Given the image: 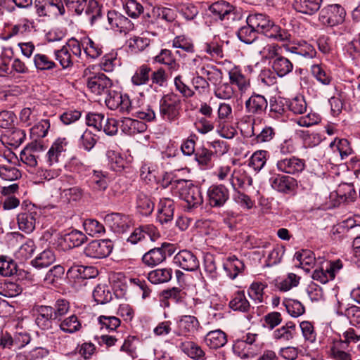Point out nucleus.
<instances>
[{
  "mask_svg": "<svg viewBox=\"0 0 360 360\" xmlns=\"http://www.w3.org/2000/svg\"><path fill=\"white\" fill-rule=\"evenodd\" d=\"M108 97L105 98L107 107L112 110H118L123 114H131L136 118L152 121L155 118V113L151 108H146L145 110H139L135 107L129 96L127 94H122L117 91H109Z\"/></svg>",
  "mask_w": 360,
  "mask_h": 360,
  "instance_id": "1",
  "label": "nucleus"
},
{
  "mask_svg": "<svg viewBox=\"0 0 360 360\" xmlns=\"http://www.w3.org/2000/svg\"><path fill=\"white\" fill-rule=\"evenodd\" d=\"M229 307L234 311L247 312L250 308V304L246 299L244 292L238 291L231 300Z\"/></svg>",
  "mask_w": 360,
  "mask_h": 360,
  "instance_id": "40",
  "label": "nucleus"
},
{
  "mask_svg": "<svg viewBox=\"0 0 360 360\" xmlns=\"http://www.w3.org/2000/svg\"><path fill=\"white\" fill-rule=\"evenodd\" d=\"M179 197L187 203L188 209L198 207L202 205L203 200L200 188L192 184L191 181L179 179L176 181Z\"/></svg>",
  "mask_w": 360,
  "mask_h": 360,
  "instance_id": "5",
  "label": "nucleus"
},
{
  "mask_svg": "<svg viewBox=\"0 0 360 360\" xmlns=\"http://www.w3.org/2000/svg\"><path fill=\"white\" fill-rule=\"evenodd\" d=\"M322 0H294V9L303 14L313 15L317 12L321 5Z\"/></svg>",
  "mask_w": 360,
  "mask_h": 360,
  "instance_id": "27",
  "label": "nucleus"
},
{
  "mask_svg": "<svg viewBox=\"0 0 360 360\" xmlns=\"http://www.w3.org/2000/svg\"><path fill=\"white\" fill-rule=\"evenodd\" d=\"M54 56L63 69L73 65L72 56L68 46H63L60 49L54 51Z\"/></svg>",
  "mask_w": 360,
  "mask_h": 360,
  "instance_id": "49",
  "label": "nucleus"
},
{
  "mask_svg": "<svg viewBox=\"0 0 360 360\" xmlns=\"http://www.w3.org/2000/svg\"><path fill=\"white\" fill-rule=\"evenodd\" d=\"M212 152L206 148H200L195 153V159L202 167L207 168L212 165Z\"/></svg>",
  "mask_w": 360,
  "mask_h": 360,
  "instance_id": "48",
  "label": "nucleus"
},
{
  "mask_svg": "<svg viewBox=\"0 0 360 360\" xmlns=\"http://www.w3.org/2000/svg\"><path fill=\"white\" fill-rule=\"evenodd\" d=\"M209 202L212 207H221L229 199V193L224 185H213L207 191Z\"/></svg>",
  "mask_w": 360,
  "mask_h": 360,
  "instance_id": "16",
  "label": "nucleus"
},
{
  "mask_svg": "<svg viewBox=\"0 0 360 360\" xmlns=\"http://www.w3.org/2000/svg\"><path fill=\"white\" fill-rule=\"evenodd\" d=\"M174 262L181 269L188 271H195L200 265L196 256L187 250L179 251L174 256Z\"/></svg>",
  "mask_w": 360,
  "mask_h": 360,
  "instance_id": "14",
  "label": "nucleus"
},
{
  "mask_svg": "<svg viewBox=\"0 0 360 360\" xmlns=\"http://www.w3.org/2000/svg\"><path fill=\"white\" fill-rule=\"evenodd\" d=\"M144 23L148 27H162L164 23L173 22L176 13L173 9L165 7H153L143 16Z\"/></svg>",
  "mask_w": 360,
  "mask_h": 360,
  "instance_id": "6",
  "label": "nucleus"
},
{
  "mask_svg": "<svg viewBox=\"0 0 360 360\" xmlns=\"http://www.w3.org/2000/svg\"><path fill=\"white\" fill-rule=\"evenodd\" d=\"M247 24L255 28L258 32L278 41H288L291 39V34L288 31L276 25L265 14H250L247 18Z\"/></svg>",
  "mask_w": 360,
  "mask_h": 360,
  "instance_id": "2",
  "label": "nucleus"
},
{
  "mask_svg": "<svg viewBox=\"0 0 360 360\" xmlns=\"http://www.w3.org/2000/svg\"><path fill=\"white\" fill-rule=\"evenodd\" d=\"M191 84L193 86L192 89L195 91V94L197 93L198 95H204L210 92V83L203 77L202 73L193 75Z\"/></svg>",
  "mask_w": 360,
  "mask_h": 360,
  "instance_id": "38",
  "label": "nucleus"
},
{
  "mask_svg": "<svg viewBox=\"0 0 360 360\" xmlns=\"http://www.w3.org/2000/svg\"><path fill=\"white\" fill-rule=\"evenodd\" d=\"M86 236L80 231L72 230L64 236V240L70 247H78L82 245L86 240Z\"/></svg>",
  "mask_w": 360,
  "mask_h": 360,
  "instance_id": "53",
  "label": "nucleus"
},
{
  "mask_svg": "<svg viewBox=\"0 0 360 360\" xmlns=\"http://www.w3.org/2000/svg\"><path fill=\"white\" fill-rule=\"evenodd\" d=\"M174 253L173 245L170 243H163L160 248L150 249L142 257L143 263L149 267L155 266L164 261L167 256L172 255Z\"/></svg>",
  "mask_w": 360,
  "mask_h": 360,
  "instance_id": "8",
  "label": "nucleus"
},
{
  "mask_svg": "<svg viewBox=\"0 0 360 360\" xmlns=\"http://www.w3.org/2000/svg\"><path fill=\"white\" fill-rule=\"evenodd\" d=\"M17 221L19 229L22 231L30 233L35 229L36 213L25 212L20 213L17 217Z\"/></svg>",
  "mask_w": 360,
  "mask_h": 360,
  "instance_id": "32",
  "label": "nucleus"
},
{
  "mask_svg": "<svg viewBox=\"0 0 360 360\" xmlns=\"http://www.w3.org/2000/svg\"><path fill=\"white\" fill-rule=\"evenodd\" d=\"M148 237L150 241L155 242L160 237V234L157 228L153 224L141 226L136 229L128 238V241L136 244L139 241Z\"/></svg>",
  "mask_w": 360,
  "mask_h": 360,
  "instance_id": "15",
  "label": "nucleus"
},
{
  "mask_svg": "<svg viewBox=\"0 0 360 360\" xmlns=\"http://www.w3.org/2000/svg\"><path fill=\"white\" fill-rule=\"evenodd\" d=\"M121 129L127 134H134L138 132L143 131L145 124L137 120L125 117L122 120Z\"/></svg>",
  "mask_w": 360,
  "mask_h": 360,
  "instance_id": "39",
  "label": "nucleus"
},
{
  "mask_svg": "<svg viewBox=\"0 0 360 360\" xmlns=\"http://www.w3.org/2000/svg\"><path fill=\"white\" fill-rule=\"evenodd\" d=\"M34 63L37 69L39 70H50L56 67V64L53 60L42 53H38L34 56Z\"/></svg>",
  "mask_w": 360,
  "mask_h": 360,
  "instance_id": "50",
  "label": "nucleus"
},
{
  "mask_svg": "<svg viewBox=\"0 0 360 360\" xmlns=\"http://www.w3.org/2000/svg\"><path fill=\"white\" fill-rule=\"evenodd\" d=\"M97 142L96 135L88 129H86L80 136L79 145L87 150L90 151Z\"/></svg>",
  "mask_w": 360,
  "mask_h": 360,
  "instance_id": "55",
  "label": "nucleus"
},
{
  "mask_svg": "<svg viewBox=\"0 0 360 360\" xmlns=\"http://www.w3.org/2000/svg\"><path fill=\"white\" fill-rule=\"evenodd\" d=\"M347 348V342L335 341L330 348L331 354L337 360H352L350 354L346 352Z\"/></svg>",
  "mask_w": 360,
  "mask_h": 360,
  "instance_id": "41",
  "label": "nucleus"
},
{
  "mask_svg": "<svg viewBox=\"0 0 360 360\" xmlns=\"http://www.w3.org/2000/svg\"><path fill=\"white\" fill-rule=\"evenodd\" d=\"M112 244L110 240H95L84 249L86 256L92 258H104L110 255Z\"/></svg>",
  "mask_w": 360,
  "mask_h": 360,
  "instance_id": "10",
  "label": "nucleus"
},
{
  "mask_svg": "<svg viewBox=\"0 0 360 360\" xmlns=\"http://www.w3.org/2000/svg\"><path fill=\"white\" fill-rule=\"evenodd\" d=\"M155 207L151 197L143 192H139L136 198V208L142 215H150Z\"/></svg>",
  "mask_w": 360,
  "mask_h": 360,
  "instance_id": "30",
  "label": "nucleus"
},
{
  "mask_svg": "<svg viewBox=\"0 0 360 360\" xmlns=\"http://www.w3.org/2000/svg\"><path fill=\"white\" fill-rule=\"evenodd\" d=\"M84 228L86 232L94 236L105 231L104 226L96 219H88L84 222Z\"/></svg>",
  "mask_w": 360,
  "mask_h": 360,
  "instance_id": "61",
  "label": "nucleus"
},
{
  "mask_svg": "<svg viewBox=\"0 0 360 360\" xmlns=\"http://www.w3.org/2000/svg\"><path fill=\"white\" fill-rule=\"evenodd\" d=\"M109 165L111 169L115 172H121L124 169V160L118 153L114 150L107 151Z\"/></svg>",
  "mask_w": 360,
  "mask_h": 360,
  "instance_id": "56",
  "label": "nucleus"
},
{
  "mask_svg": "<svg viewBox=\"0 0 360 360\" xmlns=\"http://www.w3.org/2000/svg\"><path fill=\"white\" fill-rule=\"evenodd\" d=\"M212 17L215 20H220L227 27L231 26L243 17L240 9L226 1H219L213 3L209 7Z\"/></svg>",
  "mask_w": 360,
  "mask_h": 360,
  "instance_id": "3",
  "label": "nucleus"
},
{
  "mask_svg": "<svg viewBox=\"0 0 360 360\" xmlns=\"http://www.w3.org/2000/svg\"><path fill=\"white\" fill-rule=\"evenodd\" d=\"M25 136V131L18 128L8 131L5 136L8 143L14 147L19 146L24 141Z\"/></svg>",
  "mask_w": 360,
  "mask_h": 360,
  "instance_id": "47",
  "label": "nucleus"
},
{
  "mask_svg": "<svg viewBox=\"0 0 360 360\" xmlns=\"http://www.w3.org/2000/svg\"><path fill=\"white\" fill-rule=\"evenodd\" d=\"M287 52H290L302 56L305 58H313L316 55V51L314 47L305 41H298L297 43L289 45H283Z\"/></svg>",
  "mask_w": 360,
  "mask_h": 360,
  "instance_id": "18",
  "label": "nucleus"
},
{
  "mask_svg": "<svg viewBox=\"0 0 360 360\" xmlns=\"http://www.w3.org/2000/svg\"><path fill=\"white\" fill-rule=\"evenodd\" d=\"M55 255L52 250H46L41 252L31 263L33 266L39 269L48 267L55 261Z\"/></svg>",
  "mask_w": 360,
  "mask_h": 360,
  "instance_id": "42",
  "label": "nucleus"
},
{
  "mask_svg": "<svg viewBox=\"0 0 360 360\" xmlns=\"http://www.w3.org/2000/svg\"><path fill=\"white\" fill-rule=\"evenodd\" d=\"M345 9L340 4H330L324 7L319 15V20L330 27L342 24L345 19Z\"/></svg>",
  "mask_w": 360,
  "mask_h": 360,
  "instance_id": "9",
  "label": "nucleus"
},
{
  "mask_svg": "<svg viewBox=\"0 0 360 360\" xmlns=\"http://www.w3.org/2000/svg\"><path fill=\"white\" fill-rule=\"evenodd\" d=\"M155 60L159 63L164 64L167 66L171 74L176 72L180 67L179 63L172 56V52L167 49H163L155 56Z\"/></svg>",
  "mask_w": 360,
  "mask_h": 360,
  "instance_id": "35",
  "label": "nucleus"
},
{
  "mask_svg": "<svg viewBox=\"0 0 360 360\" xmlns=\"http://www.w3.org/2000/svg\"><path fill=\"white\" fill-rule=\"evenodd\" d=\"M288 314L292 317H298L302 315L305 309L303 304L295 300H288L284 302Z\"/></svg>",
  "mask_w": 360,
  "mask_h": 360,
  "instance_id": "60",
  "label": "nucleus"
},
{
  "mask_svg": "<svg viewBox=\"0 0 360 360\" xmlns=\"http://www.w3.org/2000/svg\"><path fill=\"white\" fill-rule=\"evenodd\" d=\"M108 20L112 28H117L120 32H127L134 28V24L127 17L115 11L108 12Z\"/></svg>",
  "mask_w": 360,
  "mask_h": 360,
  "instance_id": "22",
  "label": "nucleus"
},
{
  "mask_svg": "<svg viewBox=\"0 0 360 360\" xmlns=\"http://www.w3.org/2000/svg\"><path fill=\"white\" fill-rule=\"evenodd\" d=\"M93 297L98 304H105L112 300V294L108 286L98 285L93 291Z\"/></svg>",
  "mask_w": 360,
  "mask_h": 360,
  "instance_id": "44",
  "label": "nucleus"
},
{
  "mask_svg": "<svg viewBox=\"0 0 360 360\" xmlns=\"http://www.w3.org/2000/svg\"><path fill=\"white\" fill-rule=\"evenodd\" d=\"M172 276V270L170 268L157 269L148 274V279L152 283L160 284L169 281Z\"/></svg>",
  "mask_w": 360,
  "mask_h": 360,
  "instance_id": "37",
  "label": "nucleus"
},
{
  "mask_svg": "<svg viewBox=\"0 0 360 360\" xmlns=\"http://www.w3.org/2000/svg\"><path fill=\"white\" fill-rule=\"evenodd\" d=\"M179 347L185 354L194 359L198 360L205 355V353L200 347L193 342H181Z\"/></svg>",
  "mask_w": 360,
  "mask_h": 360,
  "instance_id": "43",
  "label": "nucleus"
},
{
  "mask_svg": "<svg viewBox=\"0 0 360 360\" xmlns=\"http://www.w3.org/2000/svg\"><path fill=\"white\" fill-rule=\"evenodd\" d=\"M59 321V328L63 333L72 334L82 329V323L75 314L61 319Z\"/></svg>",
  "mask_w": 360,
  "mask_h": 360,
  "instance_id": "31",
  "label": "nucleus"
},
{
  "mask_svg": "<svg viewBox=\"0 0 360 360\" xmlns=\"http://www.w3.org/2000/svg\"><path fill=\"white\" fill-rule=\"evenodd\" d=\"M20 172L14 167L0 165V177L6 181H14L20 178Z\"/></svg>",
  "mask_w": 360,
  "mask_h": 360,
  "instance_id": "62",
  "label": "nucleus"
},
{
  "mask_svg": "<svg viewBox=\"0 0 360 360\" xmlns=\"http://www.w3.org/2000/svg\"><path fill=\"white\" fill-rule=\"evenodd\" d=\"M205 344L211 349L224 347L227 342L226 334L220 329L210 331L205 337Z\"/></svg>",
  "mask_w": 360,
  "mask_h": 360,
  "instance_id": "29",
  "label": "nucleus"
},
{
  "mask_svg": "<svg viewBox=\"0 0 360 360\" xmlns=\"http://www.w3.org/2000/svg\"><path fill=\"white\" fill-rule=\"evenodd\" d=\"M17 271V264L7 256H0V275L5 277L11 276Z\"/></svg>",
  "mask_w": 360,
  "mask_h": 360,
  "instance_id": "46",
  "label": "nucleus"
},
{
  "mask_svg": "<svg viewBox=\"0 0 360 360\" xmlns=\"http://www.w3.org/2000/svg\"><path fill=\"white\" fill-rule=\"evenodd\" d=\"M60 197L65 202H77L80 200L84 195V189L79 186L67 187L63 184L58 188Z\"/></svg>",
  "mask_w": 360,
  "mask_h": 360,
  "instance_id": "28",
  "label": "nucleus"
},
{
  "mask_svg": "<svg viewBox=\"0 0 360 360\" xmlns=\"http://www.w3.org/2000/svg\"><path fill=\"white\" fill-rule=\"evenodd\" d=\"M68 142L65 138L56 139L46 153V162L49 166H53L59 162L62 153L66 151Z\"/></svg>",
  "mask_w": 360,
  "mask_h": 360,
  "instance_id": "17",
  "label": "nucleus"
},
{
  "mask_svg": "<svg viewBox=\"0 0 360 360\" xmlns=\"http://www.w3.org/2000/svg\"><path fill=\"white\" fill-rule=\"evenodd\" d=\"M181 108L180 96L173 92L168 93L160 101V115L167 122H175L179 117Z\"/></svg>",
  "mask_w": 360,
  "mask_h": 360,
  "instance_id": "4",
  "label": "nucleus"
},
{
  "mask_svg": "<svg viewBox=\"0 0 360 360\" xmlns=\"http://www.w3.org/2000/svg\"><path fill=\"white\" fill-rule=\"evenodd\" d=\"M105 221L116 233H124L132 225L129 216L120 213H111L105 217Z\"/></svg>",
  "mask_w": 360,
  "mask_h": 360,
  "instance_id": "13",
  "label": "nucleus"
},
{
  "mask_svg": "<svg viewBox=\"0 0 360 360\" xmlns=\"http://www.w3.org/2000/svg\"><path fill=\"white\" fill-rule=\"evenodd\" d=\"M112 86L111 79L103 73H97L87 79L88 88L96 95L108 93Z\"/></svg>",
  "mask_w": 360,
  "mask_h": 360,
  "instance_id": "11",
  "label": "nucleus"
},
{
  "mask_svg": "<svg viewBox=\"0 0 360 360\" xmlns=\"http://www.w3.org/2000/svg\"><path fill=\"white\" fill-rule=\"evenodd\" d=\"M245 110L250 115H262L268 106L265 97L254 94L245 101Z\"/></svg>",
  "mask_w": 360,
  "mask_h": 360,
  "instance_id": "23",
  "label": "nucleus"
},
{
  "mask_svg": "<svg viewBox=\"0 0 360 360\" xmlns=\"http://www.w3.org/2000/svg\"><path fill=\"white\" fill-rule=\"evenodd\" d=\"M174 205L170 198L160 199L158 208V219L161 224L173 219Z\"/></svg>",
  "mask_w": 360,
  "mask_h": 360,
  "instance_id": "26",
  "label": "nucleus"
},
{
  "mask_svg": "<svg viewBox=\"0 0 360 360\" xmlns=\"http://www.w3.org/2000/svg\"><path fill=\"white\" fill-rule=\"evenodd\" d=\"M296 333V326L294 323L289 321L282 327L275 330L273 337L277 340L289 341L292 340Z\"/></svg>",
  "mask_w": 360,
  "mask_h": 360,
  "instance_id": "36",
  "label": "nucleus"
},
{
  "mask_svg": "<svg viewBox=\"0 0 360 360\" xmlns=\"http://www.w3.org/2000/svg\"><path fill=\"white\" fill-rule=\"evenodd\" d=\"M37 316L36 318L37 325L42 330H49L52 328L54 319L53 310L52 307L41 305L36 309Z\"/></svg>",
  "mask_w": 360,
  "mask_h": 360,
  "instance_id": "21",
  "label": "nucleus"
},
{
  "mask_svg": "<svg viewBox=\"0 0 360 360\" xmlns=\"http://www.w3.org/2000/svg\"><path fill=\"white\" fill-rule=\"evenodd\" d=\"M236 94V91L229 82L220 84L214 90V95L220 99H230Z\"/></svg>",
  "mask_w": 360,
  "mask_h": 360,
  "instance_id": "59",
  "label": "nucleus"
},
{
  "mask_svg": "<svg viewBox=\"0 0 360 360\" xmlns=\"http://www.w3.org/2000/svg\"><path fill=\"white\" fill-rule=\"evenodd\" d=\"M217 131L223 138L231 139L236 134V129L230 124L229 120L217 121Z\"/></svg>",
  "mask_w": 360,
  "mask_h": 360,
  "instance_id": "54",
  "label": "nucleus"
},
{
  "mask_svg": "<svg viewBox=\"0 0 360 360\" xmlns=\"http://www.w3.org/2000/svg\"><path fill=\"white\" fill-rule=\"evenodd\" d=\"M150 68L146 65L140 66L131 77V82L134 85L141 86L146 84L150 79Z\"/></svg>",
  "mask_w": 360,
  "mask_h": 360,
  "instance_id": "45",
  "label": "nucleus"
},
{
  "mask_svg": "<svg viewBox=\"0 0 360 360\" xmlns=\"http://www.w3.org/2000/svg\"><path fill=\"white\" fill-rule=\"evenodd\" d=\"M266 155L267 152L266 150L255 152L250 158V166L252 167L255 171H259L266 164Z\"/></svg>",
  "mask_w": 360,
  "mask_h": 360,
  "instance_id": "58",
  "label": "nucleus"
},
{
  "mask_svg": "<svg viewBox=\"0 0 360 360\" xmlns=\"http://www.w3.org/2000/svg\"><path fill=\"white\" fill-rule=\"evenodd\" d=\"M139 339L136 336L129 335L122 343L120 347V351L126 352L128 355L134 358L136 356V342H138Z\"/></svg>",
  "mask_w": 360,
  "mask_h": 360,
  "instance_id": "64",
  "label": "nucleus"
},
{
  "mask_svg": "<svg viewBox=\"0 0 360 360\" xmlns=\"http://www.w3.org/2000/svg\"><path fill=\"white\" fill-rule=\"evenodd\" d=\"M64 1L68 8L77 14H81L84 11L86 15L89 17L91 25L101 17V11L95 0H89L88 4L87 0H64Z\"/></svg>",
  "mask_w": 360,
  "mask_h": 360,
  "instance_id": "7",
  "label": "nucleus"
},
{
  "mask_svg": "<svg viewBox=\"0 0 360 360\" xmlns=\"http://www.w3.org/2000/svg\"><path fill=\"white\" fill-rule=\"evenodd\" d=\"M294 260L297 263L296 266L301 267L307 271L312 266L315 262L314 253L309 250H302L296 252L294 256Z\"/></svg>",
  "mask_w": 360,
  "mask_h": 360,
  "instance_id": "33",
  "label": "nucleus"
},
{
  "mask_svg": "<svg viewBox=\"0 0 360 360\" xmlns=\"http://www.w3.org/2000/svg\"><path fill=\"white\" fill-rule=\"evenodd\" d=\"M84 52L92 58H96L102 53V47L89 38L86 39L82 43Z\"/></svg>",
  "mask_w": 360,
  "mask_h": 360,
  "instance_id": "57",
  "label": "nucleus"
},
{
  "mask_svg": "<svg viewBox=\"0 0 360 360\" xmlns=\"http://www.w3.org/2000/svg\"><path fill=\"white\" fill-rule=\"evenodd\" d=\"M230 183L234 191L250 186L252 184V178L248 175L244 167H239L232 172Z\"/></svg>",
  "mask_w": 360,
  "mask_h": 360,
  "instance_id": "25",
  "label": "nucleus"
},
{
  "mask_svg": "<svg viewBox=\"0 0 360 360\" xmlns=\"http://www.w3.org/2000/svg\"><path fill=\"white\" fill-rule=\"evenodd\" d=\"M172 45L174 48L184 50L187 53L194 52V45L193 41L184 36H178L173 40Z\"/></svg>",
  "mask_w": 360,
  "mask_h": 360,
  "instance_id": "63",
  "label": "nucleus"
},
{
  "mask_svg": "<svg viewBox=\"0 0 360 360\" xmlns=\"http://www.w3.org/2000/svg\"><path fill=\"white\" fill-rule=\"evenodd\" d=\"M229 79L231 86H236L238 91L241 96L250 88V79L244 75L238 68H233L229 72Z\"/></svg>",
  "mask_w": 360,
  "mask_h": 360,
  "instance_id": "20",
  "label": "nucleus"
},
{
  "mask_svg": "<svg viewBox=\"0 0 360 360\" xmlns=\"http://www.w3.org/2000/svg\"><path fill=\"white\" fill-rule=\"evenodd\" d=\"M271 187L278 192L288 193L295 190L296 180L289 176L278 174L270 179Z\"/></svg>",
  "mask_w": 360,
  "mask_h": 360,
  "instance_id": "19",
  "label": "nucleus"
},
{
  "mask_svg": "<svg viewBox=\"0 0 360 360\" xmlns=\"http://www.w3.org/2000/svg\"><path fill=\"white\" fill-rule=\"evenodd\" d=\"M200 327V323L194 316L185 315L180 317L178 321L177 335H189L195 333Z\"/></svg>",
  "mask_w": 360,
  "mask_h": 360,
  "instance_id": "24",
  "label": "nucleus"
},
{
  "mask_svg": "<svg viewBox=\"0 0 360 360\" xmlns=\"http://www.w3.org/2000/svg\"><path fill=\"white\" fill-rule=\"evenodd\" d=\"M258 32L248 24L247 26L242 27L237 32L239 39L245 43L251 44L257 39Z\"/></svg>",
  "mask_w": 360,
  "mask_h": 360,
  "instance_id": "52",
  "label": "nucleus"
},
{
  "mask_svg": "<svg viewBox=\"0 0 360 360\" xmlns=\"http://www.w3.org/2000/svg\"><path fill=\"white\" fill-rule=\"evenodd\" d=\"M271 68L277 75L281 77L292 72L293 65L289 59L281 56L272 61Z\"/></svg>",
  "mask_w": 360,
  "mask_h": 360,
  "instance_id": "34",
  "label": "nucleus"
},
{
  "mask_svg": "<svg viewBox=\"0 0 360 360\" xmlns=\"http://www.w3.org/2000/svg\"><path fill=\"white\" fill-rule=\"evenodd\" d=\"M54 319L60 321L70 310V302L65 299H58L56 301L53 307Z\"/></svg>",
  "mask_w": 360,
  "mask_h": 360,
  "instance_id": "51",
  "label": "nucleus"
},
{
  "mask_svg": "<svg viewBox=\"0 0 360 360\" xmlns=\"http://www.w3.org/2000/svg\"><path fill=\"white\" fill-rule=\"evenodd\" d=\"M276 167L281 172L296 174L304 169L305 161L295 156L285 158L277 161Z\"/></svg>",
  "mask_w": 360,
  "mask_h": 360,
  "instance_id": "12",
  "label": "nucleus"
}]
</instances>
